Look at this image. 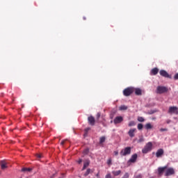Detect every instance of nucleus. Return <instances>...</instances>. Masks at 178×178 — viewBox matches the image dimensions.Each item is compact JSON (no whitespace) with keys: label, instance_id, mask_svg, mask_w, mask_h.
<instances>
[{"label":"nucleus","instance_id":"obj_41","mask_svg":"<svg viewBox=\"0 0 178 178\" xmlns=\"http://www.w3.org/2000/svg\"><path fill=\"white\" fill-rule=\"evenodd\" d=\"M86 17H83V20H86Z\"/></svg>","mask_w":178,"mask_h":178},{"label":"nucleus","instance_id":"obj_11","mask_svg":"<svg viewBox=\"0 0 178 178\" xmlns=\"http://www.w3.org/2000/svg\"><path fill=\"white\" fill-rule=\"evenodd\" d=\"M0 165H1V168L3 170H5V169H8V163L6 162L5 161H1L0 162Z\"/></svg>","mask_w":178,"mask_h":178},{"label":"nucleus","instance_id":"obj_12","mask_svg":"<svg viewBox=\"0 0 178 178\" xmlns=\"http://www.w3.org/2000/svg\"><path fill=\"white\" fill-rule=\"evenodd\" d=\"M159 72V70L157 67H154L151 70L150 74L151 76H156V74H158Z\"/></svg>","mask_w":178,"mask_h":178},{"label":"nucleus","instance_id":"obj_37","mask_svg":"<svg viewBox=\"0 0 178 178\" xmlns=\"http://www.w3.org/2000/svg\"><path fill=\"white\" fill-rule=\"evenodd\" d=\"M97 177H99V172L96 175Z\"/></svg>","mask_w":178,"mask_h":178},{"label":"nucleus","instance_id":"obj_10","mask_svg":"<svg viewBox=\"0 0 178 178\" xmlns=\"http://www.w3.org/2000/svg\"><path fill=\"white\" fill-rule=\"evenodd\" d=\"M88 123L91 126H94L95 124V118L93 116L90 115V117H88Z\"/></svg>","mask_w":178,"mask_h":178},{"label":"nucleus","instance_id":"obj_27","mask_svg":"<svg viewBox=\"0 0 178 178\" xmlns=\"http://www.w3.org/2000/svg\"><path fill=\"white\" fill-rule=\"evenodd\" d=\"M88 152H90V149H85L83 150V154H84L85 155H87V154H88Z\"/></svg>","mask_w":178,"mask_h":178},{"label":"nucleus","instance_id":"obj_23","mask_svg":"<svg viewBox=\"0 0 178 178\" xmlns=\"http://www.w3.org/2000/svg\"><path fill=\"white\" fill-rule=\"evenodd\" d=\"M90 172H91V169L88 168L87 170H86V172L85 174H84V176H85V177L88 176Z\"/></svg>","mask_w":178,"mask_h":178},{"label":"nucleus","instance_id":"obj_7","mask_svg":"<svg viewBox=\"0 0 178 178\" xmlns=\"http://www.w3.org/2000/svg\"><path fill=\"white\" fill-rule=\"evenodd\" d=\"M113 122H114V124H119V123H122V122H123V117L117 116L115 118Z\"/></svg>","mask_w":178,"mask_h":178},{"label":"nucleus","instance_id":"obj_9","mask_svg":"<svg viewBox=\"0 0 178 178\" xmlns=\"http://www.w3.org/2000/svg\"><path fill=\"white\" fill-rule=\"evenodd\" d=\"M138 157V156L137 155V154H133L129 160V162H130L131 163H134L135 162H136Z\"/></svg>","mask_w":178,"mask_h":178},{"label":"nucleus","instance_id":"obj_15","mask_svg":"<svg viewBox=\"0 0 178 178\" xmlns=\"http://www.w3.org/2000/svg\"><path fill=\"white\" fill-rule=\"evenodd\" d=\"M90 166V160H87L84 163L82 168V170H86V168H88Z\"/></svg>","mask_w":178,"mask_h":178},{"label":"nucleus","instance_id":"obj_34","mask_svg":"<svg viewBox=\"0 0 178 178\" xmlns=\"http://www.w3.org/2000/svg\"><path fill=\"white\" fill-rule=\"evenodd\" d=\"M168 129H163V128H161V129H160V131H166Z\"/></svg>","mask_w":178,"mask_h":178},{"label":"nucleus","instance_id":"obj_25","mask_svg":"<svg viewBox=\"0 0 178 178\" xmlns=\"http://www.w3.org/2000/svg\"><path fill=\"white\" fill-rule=\"evenodd\" d=\"M107 165L108 166H111V165H112V159L111 158H109L108 160H107Z\"/></svg>","mask_w":178,"mask_h":178},{"label":"nucleus","instance_id":"obj_30","mask_svg":"<svg viewBox=\"0 0 178 178\" xmlns=\"http://www.w3.org/2000/svg\"><path fill=\"white\" fill-rule=\"evenodd\" d=\"M105 178H112V176L111 175V173L107 174V175L105 176Z\"/></svg>","mask_w":178,"mask_h":178},{"label":"nucleus","instance_id":"obj_14","mask_svg":"<svg viewBox=\"0 0 178 178\" xmlns=\"http://www.w3.org/2000/svg\"><path fill=\"white\" fill-rule=\"evenodd\" d=\"M163 155V149H160L157 150V152H156V158H161V156Z\"/></svg>","mask_w":178,"mask_h":178},{"label":"nucleus","instance_id":"obj_2","mask_svg":"<svg viewBox=\"0 0 178 178\" xmlns=\"http://www.w3.org/2000/svg\"><path fill=\"white\" fill-rule=\"evenodd\" d=\"M150 151H152V143L149 142L147 143L144 148L142 149L143 154H148V152H150Z\"/></svg>","mask_w":178,"mask_h":178},{"label":"nucleus","instance_id":"obj_32","mask_svg":"<svg viewBox=\"0 0 178 178\" xmlns=\"http://www.w3.org/2000/svg\"><path fill=\"white\" fill-rule=\"evenodd\" d=\"M66 143V140H62L61 142H60V145H65V143Z\"/></svg>","mask_w":178,"mask_h":178},{"label":"nucleus","instance_id":"obj_28","mask_svg":"<svg viewBox=\"0 0 178 178\" xmlns=\"http://www.w3.org/2000/svg\"><path fill=\"white\" fill-rule=\"evenodd\" d=\"M135 178H143V175L139 174V175H135Z\"/></svg>","mask_w":178,"mask_h":178},{"label":"nucleus","instance_id":"obj_40","mask_svg":"<svg viewBox=\"0 0 178 178\" xmlns=\"http://www.w3.org/2000/svg\"><path fill=\"white\" fill-rule=\"evenodd\" d=\"M167 123L168 124L170 123V120H167Z\"/></svg>","mask_w":178,"mask_h":178},{"label":"nucleus","instance_id":"obj_21","mask_svg":"<svg viewBox=\"0 0 178 178\" xmlns=\"http://www.w3.org/2000/svg\"><path fill=\"white\" fill-rule=\"evenodd\" d=\"M136 124V122L134 121H130L128 124L129 127H133Z\"/></svg>","mask_w":178,"mask_h":178},{"label":"nucleus","instance_id":"obj_31","mask_svg":"<svg viewBox=\"0 0 178 178\" xmlns=\"http://www.w3.org/2000/svg\"><path fill=\"white\" fill-rule=\"evenodd\" d=\"M174 79L178 80V73L175 74V75L174 76Z\"/></svg>","mask_w":178,"mask_h":178},{"label":"nucleus","instance_id":"obj_6","mask_svg":"<svg viewBox=\"0 0 178 178\" xmlns=\"http://www.w3.org/2000/svg\"><path fill=\"white\" fill-rule=\"evenodd\" d=\"M168 113H175V115H178V108L177 106H170Z\"/></svg>","mask_w":178,"mask_h":178},{"label":"nucleus","instance_id":"obj_20","mask_svg":"<svg viewBox=\"0 0 178 178\" xmlns=\"http://www.w3.org/2000/svg\"><path fill=\"white\" fill-rule=\"evenodd\" d=\"M127 110V106L125 105H122L120 106V111H126Z\"/></svg>","mask_w":178,"mask_h":178},{"label":"nucleus","instance_id":"obj_36","mask_svg":"<svg viewBox=\"0 0 178 178\" xmlns=\"http://www.w3.org/2000/svg\"><path fill=\"white\" fill-rule=\"evenodd\" d=\"M81 162H83V160L81 159H79V160H78V163H81Z\"/></svg>","mask_w":178,"mask_h":178},{"label":"nucleus","instance_id":"obj_5","mask_svg":"<svg viewBox=\"0 0 178 178\" xmlns=\"http://www.w3.org/2000/svg\"><path fill=\"white\" fill-rule=\"evenodd\" d=\"M133 92H134V88L131 87L127 88L123 90V94L124 97H130V95H131Z\"/></svg>","mask_w":178,"mask_h":178},{"label":"nucleus","instance_id":"obj_22","mask_svg":"<svg viewBox=\"0 0 178 178\" xmlns=\"http://www.w3.org/2000/svg\"><path fill=\"white\" fill-rule=\"evenodd\" d=\"M31 168H23L22 169V172H31Z\"/></svg>","mask_w":178,"mask_h":178},{"label":"nucleus","instance_id":"obj_3","mask_svg":"<svg viewBox=\"0 0 178 178\" xmlns=\"http://www.w3.org/2000/svg\"><path fill=\"white\" fill-rule=\"evenodd\" d=\"M121 156H126L131 154V147H127L124 149H122L120 152Z\"/></svg>","mask_w":178,"mask_h":178},{"label":"nucleus","instance_id":"obj_18","mask_svg":"<svg viewBox=\"0 0 178 178\" xmlns=\"http://www.w3.org/2000/svg\"><path fill=\"white\" fill-rule=\"evenodd\" d=\"M122 173V170L112 171L113 176H119Z\"/></svg>","mask_w":178,"mask_h":178},{"label":"nucleus","instance_id":"obj_16","mask_svg":"<svg viewBox=\"0 0 178 178\" xmlns=\"http://www.w3.org/2000/svg\"><path fill=\"white\" fill-rule=\"evenodd\" d=\"M134 92H135L136 95H141V94H143V92L140 88H134Z\"/></svg>","mask_w":178,"mask_h":178},{"label":"nucleus","instance_id":"obj_33","mask_svg":"<svg viewBox=\"0 0 178 178\" xmlns=\"http://www.w3.org/2000/svg\"><path fill=\"white\" fill-rule=\"evenodd\" d=\"M97 119H99V118H101V113H97Z\"/></svg>","mask_w":178,"mask_h":178},{"label":"nucleus","instance_id":"obj_19","mask_svg":"<svg viewBox=\"0 0 178 178\" xmlns=\"http://www.w3.org/2000/svg\"><path fill=\"white\" fill-rule=\"evenodd\" d=\"M106 140V138L105 136L100 137V138H99V144L100 145L101 144H104V143H105Z\"/></svg>","mask_w":178,"mask_h":178},{"label":"nucleus","instance_id":"obj_35","mask_svg":"<svg viewBox=\"0 0 178 178\" xmlns=\"http://www.w3.org/2000/svg\"><path fill=\"white\" fill-rule=\"evenodd\" d=\"M114 154L116 155H119V152L118 151H114Z\"/></svg>","mask_w":178,"mask_h":178},{"label":"nucleus","instance_id":"obj_8","mask_svg":"<svg viewBox=\"0 0 178 178\" xmlns=\"http://www.w3.org/2000/svg\"><path fill=\"white\" fill-rule=\"evenodd\" d=\"M160 74L163 77H165L167 79H170V75H169L168 72H166L165 70H160Z\"/></svg>","mask_w":178,"mask_h":178},{"label":"nucleus","instance_id":"obj_17","mask_svg":"<svg viewBox=\"0 0 178 178\" xmlns=\"http://www.w3.org/2000/svg\"><path fill=\"white\" fill-rule=\"evenodd\" d=\"M154 127L152 126V124H151V123H147L145 126V129H146V130H150V129H152Z\"/></svg>","mask_w":178,"mask_h":178},{"label":"nucleus","instance_id":"obj_4","mask_svg":"<svg viewBox=\"0 0 178 178\" xmlns=\"http://www.w3.org/2000/svg\"><path fill=\"white\" fill-rule=\"evenodd\" d=\"M169 91V88L166 86H157L156 92V94H165V92H168Z\"/></svg>","mask_w":178,"mask_h":178},{"label":"nucleus","instance_id":"obj_29","mask_svg":"<svg viewBox=\"0 0 178 178\" xmlns=\"http://www.w3.org/2000/svg\"><path fill=\"white\" fill-rule=\"evenodd\" d=\"M129 176H130V175H129V173H128V172H126V173L124 174L123 178H129Z\"/></svg>","mask_w":178,"mask_h":178},{"label":"nucleus","instance_id":"obj_24","mask_svg":"<svg viewBox=\"0 0 178 178\" xmlns=\"http://www.w3.org/2000/svg\"><path fill=\"white\" fill-rule=\"evenodd\" d=\"M145 119H144V118L143 117H138V122H145Z\"/></svg>","mask_w":178,"mask_h":178},{"label":"nucleus","instance_id":"obj_13","mask_svg":"<svg viewBox=\"0 0 178 178\" xmlns=\"http://www.w3.org/2000/svg\"><path fill=\"white\" fill-rule=\"evenodd\" d=\"M136 128L134 129H131L129 131H128V135L129 136V137H131V138H133V137H134V133H136Z\"/></svg>","mask_w":178,"mask_h":178},{"label":"nucleus","instance_id":"obj_26","mask_svg":"<svg viewBox=\"0 0 178 178\" xmlns=\"http://www.w3.org/2000/svg\"><path fill=\"white\" fill-rule=\"evenodd\" d=\"M143 127H144V125H143V124H138V130H143Z\"/></svg>","mask_w":178,"mask_h":178},{"label":"nucleus","instance_id":"obj_1","mask_svg":"<svg viewBox=\"0 0 178 178\" xmlns=\"http://www.w3.org/2000/svg\"><path fill=\"white\" fill-rule=\"evenodd\" d=\"M163 173H164V176L168 177L169 176H173V175H175L176 172L175 171V168H168L167 165L164 167H159L157 169L158 176L161 177V176H163Z\"/></svg>","mask_w":178,"mask_h":178},{"label":"nucleus","instance_id":"obj_39","mask_svg":"<svg viewBox=\"0 0 178 178\" xmlns=\"http://www.w3.org/2000/svg\"><path fill=\"white\" fill-rule=\"evenodd\" d=\"M88 130H90V128H88V129H85L86 131H88Z\"/></svg>","mask_w":178,"mask_h":178},{"label":"nucleus","instance_id":"obj_38","mask_svg":"<svg viewBox=\"0 0 178 178\" xmlns=\"http://www.w3.org/2000/svg\"><path fill=\"white\" fill-rule=\"evenodd\" d=\"M38 158H41V155L37 154Z\"/></svg>","mask_w":178,"mask_h":178}]
</instances>
